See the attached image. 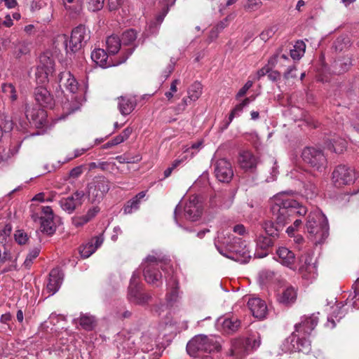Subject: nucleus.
<instances>
[{
    "label": "nucleus",
    "mask_w": 359,
    "mask_h": 359,
    "mask_svg": "<svg viewBox=\"0 0 359 359\" xmlns=\"http://www.w3.org/2000/svg\"><path fill=\"white\" fill-rule=\"evenodd\" d=\"M271 210L275 222L266 221L262 228L267 236L276 239L283 227L296 215H305L307 209L301 205L287 193L282 192L273 196L271 201Z\"/></svg>",
    "instance_id": "f257e3e1"
},
{
    "label": "nucleus",
    "mask_w": 359,
    "mask_h": 359,
    "mask_svg": "<svg viewBox=\"0 0 359 359\" xmlns=\"http://www.w3.org/2000/svg\"><path fill=\"white\" fill-rule=\"evenodd\" d=\"M168 264V259L162 253L158 251H153L152 255H149L142 263L143 267V275L145 280L151 285L158 286L162 284V274L158 266L163 271Z\"/></svg>",
    "instance_id": "f03ea898"
},
{
    "label": "nucleus",
    "mask_w": 359,
    "mask_h": 359,
    "mask_svg": "<svg viewBox=\"0 0 359 359\" xmlns=\"http://www.w3.org/2000/svg\"><path fill=\"white\" fill-rule=\"evenodd\" d=\"M306 229L310 238L315 244H320L328 237L329 226L326 217L320 210H316L309 213Z\"/></svg>",
    "instance_id": "7ed1b4c3"
},
{
    "label": "nucleus",
    "mask_w": 359,
    "mask_h": 359,
    "mask_svg": "<svg viewBox=\"0 0 359 359\" xmlns=\"http://www.w3.org/2000/svg\"><path fill=\"white\" fill-rule=\"evenodd\" d=\"M221 348L218 337L204 334L193 337L187 345V351L192 357H197L201 352L218 351Z\"/></svg>",
    "instance_id": "20e7f679"
},
{
    "label": "nucleus",
    "mask_w": 359,
    "mask_h": 359,
    "mask_svg": "<svg viewBox=\"0 0 359 359\" xmlns=\"http://www.w3.org/2000/svg\"><path fill=\"white\" fill-rule=\"evenodd\" d=\"M261 344L259 337L236 338L231 341V354L237 358H242L257 349Z\"/></svg>",
    "instance_id": "39448f33"
},
{
    "label": "nucleus",
    "mask_w": 359,
    "mask_h": 359,
    "mask_svg": "<svg viewBox=\"0 0 359 359\" xmlns=\"http://www.w3.org/2000/svg\"><path fill=\"white\" fill-rule=\"evenodd\" d=\"M90 39V32L83 25L75 27L69 40H65V49L67 53H76L79 50L84 43Z\"/></svg>",
    "instance_id": "423d86ee"
},
{
    "label": "nucleus",
    "mask_w": 359,
    "mask_h": 359,
    "mask_svg": "<svg viewBox=\"0 0 359 359\" xmlns=\"http://www.w3.org/2000/svg\"><path fill=\"white\" fill-rule=\"evenodd\" d=\"M304 162L315 170L323 172L327 164V158L321 149L315 147H306L302 153Z\"/></svg>",
    "instance_id": "0eeeda50"
},
{
    "label": "nucleus",
    "mask_w": 359,
    "mask_h": 359,
    "mask_svg": "<svg viewBox=\"0 0 359 359\" xmlns=\"http://www.w3.org/2000/svg\"><path fill=\"white\" fill-rule=\"evenodd\" d=\"M88 199L92 203H100L110 189L109 182L103 177H95L88 186Z\"/></svg>",
    "instance_id": "6e6552de"
},
{
    "label": "nucleus",
    "mask_w": 359,
    "mask_h": 359,
    "mask_svg": "<svg viewBox=\"0 0 359 359\" xmlns=\"http://www.w3.org/2000/svg\"><path fill=\"white\" fill-rule=\"evenodd\" d=\"M219 252L229 259H233L241 264H245L249 262L251 258L250 252L248 248L241 238V243H236L229 252H224L222 248H219Z\"/></svg>",
    "instance_id": "1a4fd4ad"
},
{
    "label": "nucleus",
    "mask_w": 359,
    "mask_h": 359,
    "mask_svg": "<svg viewBox=\"0 0 359 359\" xmlns=\"http://www.w3.org/2000/svg\"><path fill=\"white\" fill-rule=\"evenodd\" d=\"M138 276L133 273L128 287V298L129 301L135 304L142 305L148 303L151 299V295L143 293L138 285Z\"/></svg>",
    "instance_id": "9d476101"
},
{
    "label": "nucleus",
    "mask_w": 359,
    "mask_h": 359,
    "mask_svg": "<svg viewBox=\"0 0 359 359\" xmlns=\"http://www.w3.org/2000/svg\"><path fill=\"white\" fill-rule=\"evenodd\" d=\"M332 178L338 185L350 184L355 182L356 174L355 170L345 165H338L332 172Z\"/></svg>",
    "instance_id": "9b49d317"
},
{
    "label": "nucleus",
    "mask_w": 359,
    "mask_h": 359,
    "mask_svg": "<svg viewBox=\"0 0 359 359\" xmlns=\"http://www.w3.org/2000/svg\"><path fill=\"white\" fill-rule=\"evenodd\" d=\"M25 116L29 123L36 128H40L48 125L47 112L42 109L27 105Z\"/></svg>",
    "instance_id": "f8f14e48"
},
{
    "label": "nucleus",
    "mask_w": 359,
    "mask_h": 359,
    "mask_svg": "<svg viewBox=\"0 0 359 359\" xmlns=\"http://www.w3.org/2000/svg\"><path fill=\"white\" fill-rule=\"evenodd\" d=\"M214 171L217 179L222 182H229L233 176L231 163L226 158L215 161Z\"/></svg>",
    "instance_id": "ddd939ff"
},
{
    "label": "nucleus",
    "mask_w": 359,
    "mask_h": 359,
    "mask_svg": "<svg viewBox=\"0 0 359 359\" xmlns=\"http://www.w3.org/2000/svg\"><path fill=\"white\" fill-rule=\"evenodd\" d=\"M137 39V32L133 29H130L123 32L121 36V43L123 45L122 53L123 55L118 59V64L125 62L129 56L134 51L135 47H129L126 48V46H133Z\"/></svg>",
    "instance_id": "4468645a"
},
{
    "label": "nucleus",
    "mask_w": 359,
    "mask_h": 359,
    "mask_svg": "<svg viewBox=\"0 0 359 359\" xmlns=\"http://www.w3.org/2000/svg\"><path fill=\"white\" fill-rule=\"evenodd\" d=\"M83 197L84 192L83 191H76L71 196L62 198L59 201V204L64 211L68 214H72L77 208L82 205Z\"/></svg>",
    "instance_id": "2eb2a0df"
},
{
    "label": "nucleus",
    "mask_w": 359,
    "mask_h": 359,
    "mask_svg": "<svg viewBox=\"0 0 359 359\" xmlns=\"http://www.w3.org/2000/svg\"><path fill=\"white\" fill-rule=\"evenodd\" d=\"M184 216L187 219L191 221L197 220L202 214V205L196 196H191L186 203Z\"/></svg>",
    "instance_id": "dca6fc26"
},
{
    "label": "nucleus",
    "mask_w": 359,
    "mask_h": 359,
    "mask_svg": "<svg viewBox=\"0 0 359 359\" xmlns=\"http://www.w3.org/2000/svg\"><path fill=\"white\" fill-rule=\"evenodd\" d=\"M302 265L299 271L302 277L306 279H315L317 276V268L314 263H312V257L309 254L302 255L299 257Z\"/></svg>",
    "instance_id": "f3484780"
},
{
    "label": "nucleus",
    "mask_w": 359,
    "mask_h": 359,
    "mask_svg": "<svg viewBox=\"0 0 359 359\" xmlns=\"http://www.w3.org/2000/svg\"><path fill=\"white\" fill-rule=\"evenodd\" d=\"M297 296V290L291 285L287 284L279 289L277 300L280 304L289 306L295 302Z\"/></svg>",
    "instance_id": "a211bd4d"
},
{
    "label": "nucleus",
    "mask_w": 359,
    "mask_h": 359,
    "mask_svg": "<svg viewBox=\"0 0 359 359\" xmlns=\"http://www.w3.org/2000/svg\"><path fill=\"white\" fill-rule=\"evenodd\" d=\"M273 238L269 236H264L259 234L257 236L255 240L256 242V252L255 255L257 258H263L267 256L269 249L272 247L274 244Z\"/></svg>",
    "instance_id": "6ab92c4d"
},
{
    "label": "nucleus",
    "mask_w": 359,
    "mask_h": 359,
    "mask_svg": "<svg viewBox=\"0 0 359 359\" xmlns=\"http://www.w3.org/2000/svg\"><path fill=\"white\" fill-rule=\"evenodd\" d=\"M318 323V317L315 314L304 316L300 323L295 325V332L299 334L309 335L314 330Z\"/></svg>",
    "instance_id": "aec40b11"
},
{
    "label": "nucleus",
    "mask_w": 359,
    "mask_h": 359,
    "mask_svg": "<svg viewBox=\"0 0 359 359\" xmlns=\"http://www.w3.org/2000/svg\"><path fill=\"white\" fill-rule=\"evenodd\" d=\"M34 94L35 100L41 107L52 108L54 106L55 102L53 97L45 87H36Z\"/></svg>",
    "instance_id": "412c9836"
},
{
    "label": "nucleus",
    "mask_w": 359,
    "mask_h": 359,
    "mask_svg": "<svg viewBox=\"0 0 359 359\" xmlns=\"http://www.w3.org/2000/svg\"><path fill=\"white\" fill-rule=\"evenodd\" d=\"M248 306L255 318L263 319L266 317L268 309L264 301L259 298H251L248 302Z\"/></svg>",
    "instance_id": "4be33fe9"
},
{
    "label": "nucleus",
    "mask_w": 359,
    "mask_h": 359,
    "mask_svg": "<svg viewBox=\"0 0 359 359\" xmlns=\"http://www.w3.org/2000/svg\"><path fill=\"white\" fill-rule=\"evenodd\" d=\"M241 243V238L236 237L233 234H224L222 233L218 236L217 241H215V245L219 251V248H222L224 252H229L233 245Z\"/></svg>",
    "instance_id": "5701e85b"
},
{
    "label": "nucleus",
    "mask_w": 359,
    "mask_h": 359,
    "mask_svg": "<svg viewBox=\"0 0 359 359\" xmlns=\"http://www.w3.org/2000/svg\"><path fill=\"white\" fill-rule=\"evenodd\" d=\"M117 100L118 109L123 116L129 115L137 106V100L132 95L121 96Z\"/></svg>",
    "instance_id": "b1692460"
},
{
    "label": "nucleus",
    "mask_w": 359,
    "mask_h": 359,
    "mask_svg": "<svg viewBox=\"0 0 359 359\" xmlns=\"http://www.w3.org/2000/svg\"><path fill=\"white\" fill-rule=\"evenodd\" d=\"M63 274L59 269H53L49 273L46 290L50 295L54 294L60 287Z\"/></svg>",
    "instance_id": "393cba45"
},
{
    "label": "nucleus",
    "mask_w": 359,
    "mask_h": 359,
    "mask_svg": "<svg viewBox=\"0 0 359 359\" xmlns=\"http://www.w3.org/2000/svg\"><path fill=\"white\" fill-rule=\"evenodd\" d=\"M91 59L97 65H100L103 68H107L111 66H116L119 65L118 64V60L114 62L111 60H108L107 53L105 52L104 49L102 48L95 49L91 53Z\"/></svg>",
    "instance_id": "a878e982"
},
{
    "label": "nucleus",
    "mask_w": 359,
    "mask_h": 359,
    "mask_svg": "<svg viewBox=\"0 0 359 359\" xmlns=\"http://www.w3.org/2000/svg\"><path fill=\"white\" fill-rule=\"evenodd\" d=\"M60 86H65L72 93H75L78 90V82L69 71L61 72L58 76Z\"/></svg>",
    "instance_id": "bb28decb"
},
{
    "label": "nucleus",
    "mask_w": 359,
    "mask_h": 359,
    "mask_svg": "<svg viewBox=\"0 0 359 359\" xmlns=\"http://www.w3.org/2000/svg\"><path fill=\"white\" fill-rule=\"evenodd\" d=\"M346 140L337 135H334L325 142L326 148L336 154L342 153L346 149Z\"/></svg>",
    "instance_id": "cd10ccee"
},
{
    "label": "nucleus",
    "mask_w": 359,
    "mask_h": 359,
    "mask_svg": "<svg viewBox=\"0 0 359 359\" xmlns=\"http://www.w3.org/2000/svg\"><path fill=\"white\" fill-rule=\"evenodd\" d=\"M276 253L280 264L290 268L294 265L295 262V255L292 251L287 248L281 247L277 250Z\"/></svg>",
    "instance_id": "c85d7f7f"
},
{
    "label": "nucleus",
    "mask_w": 359,
    "mask_h": 359,
    "mask_svg": "<svg viewBox=\"0 0 359 359\" xmlns=\"http://www.w3.org/2000/svg\"><path fill=\"white\" fill-rule=\"evenodd\" d=\"M238 162L241 167L245 170L256 167L257 158L249 151H243L240 153Z\"/></svg>",
    "instance_id": "c756f323"
},
{
    "label": "nucleus",
    "mask_w": 359,
    "mask_h": 359,
    "mask_svg": "<svg viewBox=\"0 0 359 359\" xmlns=\"http://www.w3.org/2000/svg\"><path fill=\"white\" fill-rule=\"evenodd\" d=\"M146 196V191H140L135 195L133 198L126 202L123 208V214H131L137 211L140 208L141 200Z\"/></svg>",
    "instance_id": "7c9ffc66"
},
{
    "label": "nucleus",
    "mask_w": 359,
    "mask_h": 359,
    "mask_svg": "<svg viewBox=\"0 0 359 359\" xmlns=\"http://www.w3.org/2000/svg\"><path fill=\"white\" fill-rule=\"evenodd\" d=\"M107 50L109 55H115L120 50H122L123 45L121 39L116 35H111L106 40ZM123 55V53H121Z\"/></svg>",
    "instance_id": "2f4dec72"
},
{
    "label": "nucleus",
    "mask_w": 359,
    "mask_h": 359,
    "mask_svg": "<svg viewBox=\"0 0 359 359\" xmlns=\"http://www.w3.org/2000/svg\"><path fill=\"white\" fill-rule=\"evenodd\" d=\"M241 326V321L236 317L224 319L222 327L224 332L231 334L236 332Z\"/></svg>",
    "instance_id": "473e14b6"
},
{
    "label": "nucleus",
    "mask_w": 359,
    "mask_h": 359,
    "mask_svg": "<svg viewBox=\"0 0 359 359\" xmlns=\"http://www.w3.org/2000/svg\"><path fill=\"white\" fill-rule=\"evenodd\" d=\"M132 133V129L130 128H125L121 134L116 136L110 141L107 142L106 144L103 145L104 149H109L111 147L118 145L125 140H126Z\"/></svg>",
    "instance_id": "72a5a7b5"
},
{
    "label": "nucleus",
    "mask_w": 359,
    "mask_h": 359,
    "mask_svg": "<svg viewBox=\"0 0 359 359\" xmlns=\"http://www.w3.org/2000/svg\"><path fill=\"white\" fill-rule=\"evenodd\" d=\"M63 4L72 16L79 15L82 11V5L79 0H63Z\"/></svg>",
    "instance_id": "f704fd0d"
},
{
    "label": "nucleus",
    "mask_w": 359,
    "mask_h": 359,
    "mask_svg": "<svg viewBox=\"0 0 359 359\" xmlns=\"http://www.w3.org/2000/svg\"><path fill=\"white\" fill-rule=\"evenodd\" d=\"M55 62L48 53H43L39 57V65L38 67L42 68L49 72H54Z\"/></svg>",
    "instance_id": "c9c22d12"
},
{
    "label": "nucleus",
    "mask_w": 359,
    "mask_h": 359,
    "mask_svg": "<svg viewBox=\"0 0 359 359\" xmlns=\"http://www.w3.org/2000/svg\"><path fill=\"white\" fill-rule=\"evenodd\" d=\"M203 86L198 81H194L187 89V95L190 100L196 101L202 95Z\"/></svg>",
    "instance_id": "e433bc0d"
},
{
    "label": "nucleus",
    "mask_w": 359,
    "mask_h": 359,
    "mask_svg": "<svg viewBox=\"0 0 359 359\" xmlns=\"http://www.w3.org/2000/svg\"><path fill=\"white\" fill-rule=\"evenodd\" d=\"M306 44L303 41H297L290 50V56L293 60H299L304 55Z\"/></svg>",
    "instance_id": "4c0bfd02"
},
{
    "label": "nucleus",
    "mask_w": 359,
    "mask_h": 359,
    "mask_svg": "<svg viewBox=\"0 0 359 359\" xmlns=\"http://www.w3.org/2000/svg\"><path fill=\"white\" fill-rule=\"evenodd\" d=\"M168 285L170 288L166 294L167 301L170 303L175 302L178 297V283L175 278H171Z\"/></svg>",
    "instance_id": "58836bf2"
},
{
    "label": "nucleus",
    "mask_w": 359,
    "mask_h": 359,
    "mask_svg": "<svg viewBox=\"0 0 359 359\" xmlns=\"http://www.w3.org/2000/svg\"><path fill=\"white\" fill-rule=\"evenodd\" d=\"M297 337L294 332H293L290 337L285 339L283 341L281 347L284 352H297V347L295 342Z\"/></svg>",
    "instance_id": "ea45409f"
},
{
    "label": "nucleus",
    "mask_w": 359,
    "mask_h": 359,
    "mask_svg": "<svg viewBox=\"0 0 359 359\" xmlns=\"http://www.w3.org/2000/svg\"><path fill=\"white\" fill-rule=\"evenodd\" d=\"M304 336L302 334L301 337L299 336L297 337L295 346L298 347L297 351L309 353L311 350V342Z\"/></svg>",
    "instance_id": "a19ab883"
},
{
    "label": "nucleus",
    "mask_w": 359,
    "mask_h": 359,
    "mask_svg": "<svg viewBox=\"0 0 359 359\" xmlns=\"http://www.w3.org/2000/svg\"><path fill=\"white\" fill-rule=\"evenodd\" d=\"M41 231L48 235L53 234L55 231V226L53 223V218L40 217Z\"/></svg>",
    "instance_id": "79ce46f5"
},
{
    "label": "nucleus",
    "mask_w": 359,
    "mask_h": 359,
    "mask_svg": "<svg viewBox=\"0 0 359 359\" xmlns=\"http://www.w3.org/2000/svg\"><path fill=\"white\" fill-rule=\"evenodd\" d=\"M250 102L249 97H247L243 100V102L237 104L231 111L229 117L228 125L233 121L234 117L238 116L243 111V108L247 107Z\"/></svg>",
    "instance_id": "37998d69"
},
{
    "label": "nucleus",
    "mask_w": 359,
    "mask_h": 359,
    "mask_svg": "<svg viewBox=\"0 0 359 359\" xmlns=\"http://www.w3.org/2000/svg\"><path fill=\"white\" fill-rule=\"evenodd\" d=\"M2 92L12 101L18 99V95L15 86L12 83H3L1 85Z\"/></svg>",
    "instance_id": "c03bdc74"
},
{
    "label": "nucleus",
    "mask_w": 359,
    "mask_h": 359,
    "mask_svg": "<svg viewBox=\"0 0 359 359\" xmlns=\"http://www.w3.org/2000/svg\"><path fill=\"white\" fill-rule=\"evenodd\" d=\"M80 325L86 330H91L95 327V319L87 314L82 315L79 319Z\"/></svg>",
    "instance_id": "a18cd8bd"
},
{
    "label": "nucleus",
    "mask_w": 359,
    "mask_h": 359,
    "mask_svg": "<svg viewBox=\"0 0 359 359\" xmlns=\"http://www.w3.org/2000/svg\"><path fill=\"white\" fill-rule=\"evenodd\" d=\"M220 205L225 208H229L233 203L234 194L232 191H226L218 196Z\"/></svg>",
    "instance_id": "49530a36"
},
{
    "label": "nucleus",
    "mask_w": 359,
    "mask_h": 359,
    "mask_svg": "<svg viewBox=\"0 0 359 359\" xmlns=\"http://www.w3.org/2000/svg\"><path fill=\"white\" fill-rule=\"evenodd\" d=\"M96 250V248L93 247V242H88L85 245H82L79 248V253L83 258L89 257Z\"/></svg>",
    "instance_id": "de8ad7c7"
},
{
    "label": "nucleus",
    "mask_w": 359,
    "mask_h": 359,
    "mask_svg": "<svg viewBox=\"0 0 359 359\" xmlns=\"http://www.w3.org/2000/svg\"><path fill=\"white\" fill-rule=\"evenodd\" d=\"M318 187L313 182L309 181L304 184V194L308 198H313L318 194Z\"/></svg>",
    "instance_id": "09e8293b"
},
{
    "label": "nucleus",
    "mask_w": 359,
    "mask_h": 359,
    "mask_svg": "<svg viewBox=\"0 0 359 359\" xmlns=\"http://www.w3.org/2000/svg\"><path fill=\"white\" fill-rule=\"evenodd\" d=\"M53 72H49L45 69L38 67L36 72V81L39 83H44L48 81V76L52 75Z\"/></svg>",
    "instance_id": "8fccbe9b"
},
{
    "label": "nucleus",
    "mask_w": 359,
    "mask_h": 359,
    "mask_svg": "<svg viewBox=\"0 0 359 359\" xmlns=\"http://www.w3.org/2000/svg\"><path fill=\"white\" fill-rule=\"evenodd\" d=\"M194 102L195 101L190 100L189 95H187V97H183L182 101L175 107L174 110L177 114H180L186 109L188 105H190Z\"/></svg>",
    "instance_id": "3c124183"
},
{
    "label": "nucleus",
    "mask_w": 359,
    "mask_h": 359,
    "mask_svg": "<svg viewBox=\"0 0 359 359\" xmlns=\"http://www.w3.org/2000/svg\"><path fill=\"white\" fill-rule=\"evenodd\" d=\"M351 65V62L349 58H347L344 62L341 60H337L334 62V69L338 74H341L347 71Z\"/></svg>",
    "instance_id": "603ef678"
},
{
    "label": "nucleus",
    "mask_w": 359,
    "mask_h": 359,
    "mask_svg": "<svg viewBox=\"0 0 359 359\" xmlns=\"http://www.w3.org/2000/svg\"><path fill=\"white\" fill-rule=\"evenodd\" d=\"M39 248H34L29 252L23 263L25 268L29 269L31 267L33 260L39 256Z\"/></svg>",
    "instance_id": "864d4df0"
},
{
    "label": "nucleus",
    "mask_w": 359,
    "mask_h": 359,
    "mask_svg": "<svg viewBox=\"0 0 359 359\" xmlns=\"http://www.w3.org/2000/svg\"><path fill=\"white\" fill-rule=\"evenodd\" d=\"M104 0H87V6L89 11L96 12L100 11L104 6Z\"/></svg>",
    "instance_id": "5fc2aeb1"
},
{
    "label": "nucleus",
    "mask_w": 359,
    "mask_h": 359,
    "mask_svg": "<svg viewBox=\"0 0 359 359\" xmlns=\"http://www.w3.org/2000/svg\"><path fill=\"white\" fill-rule=\"evenodd\" d=\"M280 60H289L288 57L285 54H280V50H278L270 59L269 60V65L271 67H274Z\"/></svg>",
    "instance_id": "6e6d98bb"
},
{
    "label": "nucleus",
    "mask_w": 359,
    "mask_h": 359,
    "mask_svg": "<svg viewBox=\"0 0 359 359\" xmlns=\"http://www.w3.org/2000/svg\"><path fill=\"white\" fill-rule=\"evenodd\" d=\"M276 31V26L268 27L260 34V38L262 40L266 41L274 35Z\"/></svg>",
    "instance_id": "4d7b16f0"
},
{
    "label": "nucleus",
    "mask_w": 359,
    "mask_h": 359,
    "mask_svg": "<svg viewBox=\"0 0 359 359\" xmlns=\"http://www.w3.org/2000/svg\"><path fill=\"white\" fill-rule=\"evenodd\" d=\"M262 3L258 0H247L243 7L247 11H254L262 6Z\"/></svg>",
    "instance_id": "13d9d810"
},
{
    "label": "nucleus",
    "mask_w": 359,
    "mask_h": 359,
    "mask_svg": "<svg viewBox=\"0 0 359 359\" xmlns=\"http://www.w3.org/2000/svg\"><path fill=\"white\" fill-rule=\"evenodd\" d=\"M15 240L20 245H24L28 240L27 234L22 230H17L14 234Z\"/></svg>",
    "instance_id": "bf43d9fd"
},
{
    "label": "nucleus",
    "mask_w": 359,
    "mask_h": 359,
    "mask_svg": "<svg viewBox=\"0 0 359 359\" xmlns=\"http://www.w3.org/2000/svg\"><path fill=\"white\" fill-rule=\"evenodd\" d=\"M301 216L300 215H296L294 217H290V220H292V219H295L294 222H293V224L290 226L289 227H287V230H286V232L287 233V234L289 236H292L293 235L294 233V231L297 229L299 226H302V221L300 219H296L295 217L297 216Z\"/></svg>",
    "instance_id": "052dcab7"
},
{
    "label": "nucleus",
    "mask_w": 359,
    "mask_h": 359,
    "mask_svg": "<svg viewBox=\"0 0 359 359\" xmlns=\"http://www.w3.org/2000/svg\"><path fill=\"white\" fill-rule=\"evenodd\" d=\"M72 224L76 227H80L88 222L85 215L75 216L72 219Z\"/></svg>",
    "instance_id": "680f3d73"
},
{
    "label": "nucleus",
    "mask_w": 359,
    "mask_h": 359,
    "mask_svg": "<svg viewBox=\"0 0 359 359\" xmlns=\"http://www.w3.org/2000/svg\"><path fill=\"white\" fill-rule=\"evenodd\" d=\"M344 304H342L341 306H339L338 304L334 311H333L332 316L338 320L342 318L346 313V311L344 309Z\"/></svg>",
    "instance_id": "e2e57ef3"
},
{
    "label": "nucleus",
    "mask_w": 359,
    "mask_h": 359,
    "mask_svg": "<svg viewBox=\"0 0 359 359\" xmlns=\"http://www.w3.org/2000/svg\"><path fill=\"white\" fill-rule=\"evenodd\" d=\"M100 212V208L97 207V206H94L91 208H90L88 212H86V215H84L87 219V220H88V222H90L91 219H93L96 215L97 214Z\"/></svg>",
    "instance_id": "0e129e2a"
},
{
    "label": "nucleus",
    "mask_w": 359,
    "mask_h": 359,
    "mask_svg": "<svg viewBox=\"0 0 359 359\" xmlns=\"http://www.w3.org/2000/svg\"><path fill=\"white\" fill-rule=\"evenodd\" d=\"M252 82L251 81H248L245 83V84L239 90L238 92L236 97H241L244 96L247 91L252 87Z\"/></svg>",
    "instance_id": "69168bd1"
},
{
    "label": "nucleus",
    "mask_w": 359,
    "mask_h": 359,
    "mask_svg": "<svg viewBox=\"0 0 359 359\" xmlns=\"http://www.w3.org/2000/svg\"><path fill=\"white\" fill-rule=\"evenodd\" d=\"M41 212L43 214V216L42 217L45 218H53L54 214L52 208L50 206H41L40 208Z\"/></svg>",
    "instance_id": "338daca9"
},
{
    "label": "nucleus",
    "mask_w": 359,
    "mask_h": 359,
    "mask_svg": "<svg viewBox=\"0 0 359 359\" xmlns=\"http://www.w3.org/2000/svg\"><path fill=\"white\" fill-rule=\"evenodd\" d=\"M124 0H109L108 5L110 11L118 9L123 3Z\"/></svg>",
    "instance_id": "774afa93"
}]
</instances>
